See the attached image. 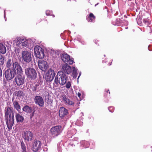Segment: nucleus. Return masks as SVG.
I'll list each match as a JSON object with an SVG mask.
<instances>
[{"instance_id":"nucleus-22","label":"nucleus","mask_w":152,"mask_h":152,"mask_svg":"<svg viewBox=\"0 0 152 152\" xmlns=\"http://www.w3.org/2000/svg\"><path fill=\"white\" fill-rule=\"evenodd\" d=\"M5 56L2 55H0V67H3L5 61Z\"/></svg>"},{"instance_id":"nucleus-42","label":"nucleus","mask_w":152,"mask_h":152,"mask_svg":"<svg viewBox=\"0 0 152 152\" xmlns=\"http://www.w3.org/2000/svg\"><path fill=\"white\" fill-rule=\"evenodd\" d=\"M7 152H12L11 151H9L8 150H7Z\"/></svg>"},{"instance_id":"nucleus-29","label":"nucleus","mask_w":152,"mask_h":152,"mask_svg":"<svg viewBox=\"0 0 152 152\" xmlns=\"http://www.w3.org/2000/svg\"><path fill=\"white\" fill-rule=\"evenodd\" d=\"M80 143L81 145L85 148L88 147L89 145V142L86 141H82Z\"/></svg>"},{"instance_id":"nucleus-38","label":"nucleus","mask_w":152,"mask_h":152,"mask_svg":"<svg viewBox=\"0 0 152 152\" xmlns=\"http://www.w3.org/2000/svg\"><path fill=\"white\" fill-rule=\"evenodd\" d=\"M69 145H70V146H72V147L73 146H75V145L74 144H72V143H70V144Z\"/></svg>"},{"instance_id":"nucleus-36","label":"nucleus","mask_w":152,"mask_h":152,"mask_svg":"<svg viewBox=\"0 0 152 152\" xmlns=\"http://www.w3.org/2000/svg\"><path fill=\"white\" fill-rule=\"evenodd\" d=\"M15 52L16 53H20V50L19 49H16L15 50Z\"/></svg>"},{"instance_id":"nucleus-19","label":"nucleus","mask_w":152,"mask_h":152,"mask_svg":"<svg viewBox=\"0 0 152 152\" xmlns=\"http://www.w3.org/2000/svg\"><path fill=\"white\" fill-rule=\"evenodd\" d=\"M23 111L27 113H31L33 111V109L29 106L26 105L22 108Z\"/></svg>"},{"instance_id":"nucleus-2","label":"nucleus","mask_w":152,"mask_h":152,"mask_svg":"<svg viewBox=\"0 0 152 152\" xmlns=\"http://www.w3.org/2000/svg\"><path fill=\"white\" fill-rule=\"evenodd\" d=\"M12 107L7 106L5 108L4 113L6 123L9 131L11 130L13 125L14 115Z\"/></svg>"},{"instance_id":"nucleus-28","label":"nucleus","mask_w":152,"mask_h":152,"mask_svg":"<svg viewBox=\"0 0 152 152\" xmlns=\"http://www.w3.org/2000/svg\"><path fill=\"white\" fill-rule=\"evenodd\" d=\"M21 147L22 150V152H27L26 147L23 141L21 142Z\"/></svg>"},{"instance_id":"nucleus-11","label":"nucleus","mask_w":152,"mask_h":152,"mask_svg":"<svg viewBox=\"0 0 152 152\" xmlns=\"http://www.w3.org/2000/svg\"><path fill=\"white\" fill-rule=\"evenodd\" d=\"M61 58L62 60L65 63H68L69 64H72L74 62L73 59L70 58V56L64 53L61 55Z\"/></svg>"},{"instance_id":"nucleus-24","label":"nucleus","mask_w":152,"mask_h":152,"mask_svg":"<svg viewBox=\"0 0 152 152\" xmlns=\"http://www.w3.org/2000/svg\"><path fill=\"white\" fill-rule=\"evenodd\" d=\"M6 52V48L2 44L0 43V52L2 54H5Z\"/></svg>"},{"instance_id":"nucleus-21","label":"nucleus","mask_w":152,"mask_h":152,"mask_svg":"<svg viewBox=\"0 0 152 152\" xmlns=\"http://www.w3.org/2000/svg\"><path fill=\"white\" fill-rule=\"evenodd\" d=\"M12 102L14 108H15L17 111H20V107L18 101H17L16 100H14V99L12 98Z\"/></svg>"},{"instance_id":"nucleus-8","label":"nucleus","mask_w":152,"mask_h":152,"mask_svg":"<svg viewBox=\"0 0 152 152\" xmlns=\"http://www.w3.org/2000/svg\"><path fill=\"white\" fill-rule=\"evenodd\" d=\"M34 53L36 57L39 59H42L45 56L44 50L39 46L35 47Z\"/></svg>"},{"instance_id":"nucleus-30","label":"nucleus","mask_w":152,"mask_h":152,"mask_svg":"<svg viewBox=\"0 0 152 152\" xmlns=\"http://www.w3.org/2000/svg\"><path fill=\"white\" fill-rule=\"evenodd\" d=\"M143 21L145 24L147 26H148V25L150 24V21L147 19H144L143 20Z\"/></svg>"},{"instance_id":"nucleus-39","label":"nucleus","mask_w":152,"mask_h":152,"mask_svg":"<svg viewBox=\"0 0 152 152\" xmlns=\"http://www.w3.org/2000/svg\"><path fill=\"white\" fill-rule=\"evenodd\" d=\"M150 45H149L148 46V50L150 51H151L152 50H152H151L150 49Z\"/></svg>"},{"instance_id":"nucleus-45","label":"nucleus","mask_w":152,"mask_h":152,"mask_svg":"<svg viewBox=\"0 0 152 152\" xmlns=\"http://www.w3.org/2000/svg\"><path fill=\"white\" fill-rule=\"evenodd\" d=\"M4 15H5V10H4Z\"/></svg>"},{"instance_id":"nucleus-4","label":"nucleus","mask_w":152,"mask_h":152,"mask_svg":"<svg viewBox=\"0 0 152 152\" xmlns=\"http://www.w3.org/2000/svg\"><path fill=\"white\" fill-rule=\"evenodd\" d=\"M22 66L25 70V74L28 78L32 80H34L36 78L37 73L34 69L28 67L26 63H23Z\"/></svg>"},{"instance_id":"nucleus-27","label":"nucleus","mask_w":152,"mask_h":152,"mask_svg":"<svg viewBox=\"0 0 152 152\" xmlns=\"http://www.w3.org/2000/svg\"><path fill=\"white\" fill-rule=\"evenodd\" d=\"M77 69L75 68V67H73L72 75L73 78H76L78 74L77 73Z\"/></svg>"},{"instance_id":"nucleus-31","label":"nucleus","mask_w":152,"mask_h":152,"mask_svg":"<svg viewBox=\"0 0 152 152\" xmlns=\"http://www.w3.org/2000/svg\"><path fill=\"white\" fill-rule=\"evenodd\" d=\"M71 83L70 81H68L66 85V87L67 88H69L71 86Z\"/></svg>"},{"instance_id":"nucleus-6","label":"nucleus","mask_w":152,"mask_h":152,"mask_svg":"<svg viewBox=\"0 0 152 152\" xmlns=\"http://www.w3.org/2000/svg\"><path fill=\"white\" fill-rule=\"evenodd\" d=\"M5 64L6 67L7 69L11 68L12 66L11 67H13L14 66L15 68L22 67L18 62L13 61L12 57L11 56L6 59Z\"/></svg>"},{"instance_id":"nucleus-7","label":"nucleus","mask_w":152,"mask_h":152,"mask_svg":"<svg viewBox=\"0 0 152 152\" xmlns=\"http://www.w3.org/2000/svg\"><path fill=\"white\" fill-rule=\"evenodd\" d=\"M33 55L31 51L27 50H22L21 57L22 60L26 63H28L32 61Z\"/></svg>"},{"instance_id":"nucleus-34","label":"nucleus","mask_w":152,"mask_h":152,"mask_svg":"<svg viewBox=\"0 0 152 152\" xmlns=\"http://www.w3.org/2000/svg\"><path fill=\"white\" fill-rule=\"evenodd\" d=\"M52 13V11L49 10H47L46 12V14L47 15H49Z\"/></svg>"},{"instance_id":"nucleus-3","label":"nucleus","mask_w":152,"mask_h":152,"mask_svg":"<svg viewBox=\"0 0 152 152\" xmlns=\"http://www.w3.org/2000/svg\"><path fill=\"white\" fill-rule=\"evenodd\" d=\"M14 66L10 68L7 69L4 71V75L6 79L7 80H10L15 77L17 73L22 72L21 68H15Z\"/></svg>"},{"instance_id":"nucleus-9","label":"nucleus","mask_w":152,"mask_h":152,"mask_svg":"<svg viewBox=\"0 0 152 152\" xmlns=\"http://www.w3.org/2000/svg\"><path fill=\"white\" fill-rule=\"evenodd\" d=\"M56 73L54 70L50 69L46 73L45 79L47 82H50L52 81L55 77Z\"/></svg>"},{"instance_id":"nucleus-12","label":"nucleus","mask_w":152,"mask_h":152,"mask_svg":"<svg viewBox=\"0 0 152 152\" xmlns=\"http://www.w3.org/2000/svg\"><path fill=\"white\" fill-rule=\"evenodd\" d=\"M36 104L39 107H42L44 105V101L43 98L40 96H36L34 99Z\"/></svg>"},{"instance_id":"nucleus-32","label":"nucleus","mask_w":152,"mask_h":152,"mask_svg":"<svg viewBox=\"0 0 152 152\" xmlns=\"http://www.w3.org/2000/svg\"><path fill=\"white\" fill-rule=\"evenodd\" d=\"M108 109L109 111L111 113L114 111V108L113 107H110L108 108Z\"/></svg>"},{"instance_id":"nucleus-33","label":"nucleus","mask_w":152,"mask_h":152,"mask_svg":"<svg viewBox=\"0 0 152 152\" xmlns=\"http://www.w3.org/2000/svg\"><path fill=\"white\" fill-rule=\"evenodd\" d=\"M35 112V110L34 109L33 112H32L31 113V114L30 115V118H31L33 117Z\"/></svg>"},{"instance_id":"nucleus-26","label":"nucleus","mask_w":152,"mask_h":152,"mask_svg":"<svg viewBox=\"0 0 152 152\" xmlns=\"http://www.w3.org/2000/svg\"><path fill=\"white\" fill-rule=\"evenodd\" d=\"M15 95L18 97H21L24 96L23 92L21 91H16L15 92Z\"/></svg>"},{"instance_id":"nucleus-47","label":"nucleus","mask_w":152,"mask_h":152,"mask_svg":"<svg viewBox=\"0 0 152 152\" xmlns=\"http://www.w3.org/2000/svg\"><path fill=\"white\" fill-rule=\"evenodd\" d=\"M109 91V90H108V91H107V92Z\"/></svg>"},{"instance_id":"nucleus-14","label":"nucleus","mask_w":152,"mask_h":152,"mask_svg":"<svg viewBox=\"0 0 152 152\" xmlns=\"http://www.w3.org/2000/svg\"><path fill=\"white\" fill-rule=\"evenodd\" d=\"M41 146V143L40 141L37 140H35L32 145V150L35 152H37L40 149Z\"/></svg>"},{"instance_id":"nucleus-5","label":"nucleus","mask_w":152,"mask_h":152,"mask_svg":"<svg viewBox=\"0 0 152 152\" xmlns=\"http://www.w3.org/2000/svg\"><path fill=\"white\" fill-rule=\"evenodd\" d=\"M22 72H19L18 75L15 77L14 82H15L18 86L22 87L24 84L25 82V76L23 74V71L21 68Z\"/></svg>"},{"instance_id":"nucleus-23","label":"nucleus","mask_w":152,"mask_h":152,"mask_svg":"<svg viewBox=\"0 0 152 152\" xmlns=\"http://www.w3.org/2000/svg\"><path fill=\"white\" fill-rule=\"evenodd\" d=\"M95 16L92 13H90L88 16H87L86 19L89 22H92L95 20Z\"/></svg>"},{"instance_id":"nucleus-20","label":"nucleus","mask_w":152,"mask_h":152,"mask_svg":"<svg viewBox=\"0 0 152 152\" xmlns=\"http://www.w3.org/2000/svg\"><path fill=\"white\" fill-rule=\"evenodd\" d=\"M15 119L17 123H22L24 121V118L20 114L18 113H16Z\"/></svg>"},{"instance_id":"nucleus-37","label":"nucleus","mask_w":152,"mask_h":152,"mask_svg":"<svg viewBox=\"0 0 152 152\" xmlns=\"http://www.w3.org/2000/svg\"><path fill=\"white\" fill-rule=\"evenodd\" d=\"M77 96L79 97L80 98L81 96V94L80 93L78 92L77 93Z\"/></svg>"},{"instance_id":"nucleus-41","label":"nucleus","mask_w":152,"mask_h":152,"mask_svg":"<svg viewBox=\"0 0 152 152\" xmlns=\"http://www.w3.org/2000/svg\"><path fill=\"white\" fill-rule=\"evenodd\" d=\"M45 150H46L45 151H47V148H44V150L45 151Z\"/></svg>"},{"instance_id":"nucleus-13","label":"nucleus","mask_w":152,"mask_h":152,"mask_svg":"<svg viewBox=\"0 0 152 152\" xmlns=\"http://www.w3.org/2000/svg\"><path fill=\"white\" fill-rule=\"evenodd\" d=\"M38 65L39 68L42 71L45 72L48 69L49 66L46 61L39 60L38 62Z\"/></svg>"},{"instance_id":"nucleus-1","label":"nucleus","mask_w":152,"mask_h":152,"mask_svg":"<svg viewBox=\"0 0 152 152\" xmlns=\"http://www.w3.org/2000/svg\"><path fill=\"white\" fill-rule=\"evenodd\" d=\"M61 66V71L58 72L55 77L54 83L57 85L59 84L63 86L67 81V77L65 74H69L72 72V69L70 66L67 63L62 64Z\"/></svg>"},{"instance_id":"nucleus-10","label":"nucleus","mask_w":152,"mask_h":152,"mask_svg":"<svg viewBox=\"0 0 152 152\" xmlns=\"http://www.w3.org/2000/svg\"><path fill=\"white\" fill-rule=\"evenodd\" d=\"M51 134L53 137L58 136L61 132V127L58 126L52 127L50 130Z\"/></svg>"},{"instance_id":"nucleus-25","label":"nucleus","mask_w":152,"mask_h":152,"mask_svg":"<svg viewBox=\"0 0 152 152\" xmlns=\"http://www.w3.org/2000/svg\"><path fill=\"white\" fill-rule=\"evenodd\" d=\"M34 46L33 42L31 40H28V42L27 43V48L31 49Z\"/></svg>"},{"instance_id":"nucleus-48","label":"nucleus","mask_w":152,"mask_h":152,"mask_svg":"<svg viewBox=\"0 0 152 152\" xmlns=\"http://www.w3.org/2000/svg\"><path fill=\"white\" fill-rule=\"evenodd\" d=\"M53 17H54V15H53Z\"/></svg>"},{"instance_id":"nucleus-40","label":"nucleus","mask_w":152,"mask_h":152,"mask_svg":"<svg viewBox=\"0 0 152 152\" xmlns=\"http://www.w3.org/2000/svg\"><path fill=\"white\" fill-rule=\"evenodd\" d=\"M81 75V72H80V73H79V75L78 77V78H77V79H78V78H79V77H80V75Z\"/></svg>"},{"instance_id":"nucleus-43","label":"nucleus","mask_w":152,"mask_h":152,"mask_svg":"<svg viewBox=\"0 0 152 152\" xmlns=\"http://www.w3.org/2000/svg\"><path fill=\"white\" fill-rule=\"evenodd\" d=\"M36 88H34V90H34V91H36Z\"/></svg>"},{"instance_id":"nucleus-17","label":"nucleus","mask_w":152,"mask_h":152,"mask_svg":"<svg viewBox=\"0 0 152 152\" xmlns=\"http://www.w3.org/2000/svg\"><path fill=\"white\" fill-rule=\"evenodd\" d=\"M68 113L67 110L64 107H61L59 110V115L61 118L67 115Z\"/></svg>"},{"instance_id":"nucleus-18","label":"nucleus","mask_w":152,"mask_h":152,"mask_svg":"<svg viewBox=\"0 0 152 152\" xmlns=\"http://www.w3.org/2000/svg\"><path fill=\"white\" fill-rule=\"evenodd\" d=\"M28 42V40H19L18 39H17V45H18L20 47L22 46L23 48L25 47L27 48V43Z\"/></svg>"},{"instance_id":"nucleus-15","label":"nucleus","mask_w":152,"mask_h":152,"mask_svg":"<svg viewBox=\"0 0 152 152\" xmlns=\"http://www.w3.org/2000/svg\"><path fill=\"white\" fill-rule=\"evenodd\" d=\"M23 135L25 140L28 141L31 140L33 137V134L30 131L25 132Z\"/></svg>"},{"instance_id":"nucleus-46","label":"nucleus","mask_w":152,"mask_h":152,"mask_svg":"<svg viewBox=\"0 0 152 152\" xmlns=\"http://www.w3.org/2000/svg\"><path fill=\"white\" fill-rule=\"evenodd\" d=\"M109 94H110V92H109Z\"/></svg>"},{"instance_id":"nucleus-16","label":"nucleus","mask_w":152,"mask_h":152,"mask_svg":"<svg viewBox=\"0 0 152 152\" xmlns=\"http://www.w3.org/2000/svg\"><path fill=\"white\" fill-rule=\"evenodd\" d=\"M61 97L62 100L66 104L72 105L74 103L73 101L67 98L65 95H62Z\"/></svg>"},{"instance_id":"nucleus-35","label":"nucleus","mask_w":152,"mask_h":152,"mask_svg":"<svg viewBox=\"0 0 152 152\" xmlns=\"http://www.w3.org/2000/svg\"><path fill=\"white\" fill-rule=\"evenodd\" d=\"M1 68V67H0V79L2 76V70Z\"/></svg>"},{"instance_id":"nucleus-44","label":"nucleus","mask_w":152,"mask_h":152,"mask_svg":"<svg viewBox=\"0 0 152 152\" xmlns=\"http://www.w3.org/2000/svg\"><path fill=\"white\" fill-rule=\"evenodd\" d=\"M98 4V3H97V4H96L95 5V6L96 7V5H97Z\"/></svg>"}]
</instances>
